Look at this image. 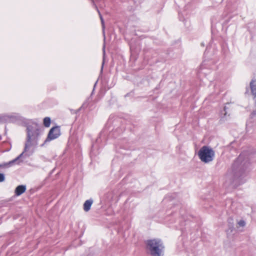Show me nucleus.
Masks as SVG:
<instances>
[{
	"instance_id": "423d86ee",
	"label": "nucleus",
	"mask_w": 256,
	"mask_h": 256,
	"mask_svg": "<svg viewBox=\"0 0 256 256\" xmlns=\"http://www.w3.org/2000/svg\"><path fill=\"white\" fill-rule=\"evenodd\" d=\"M26 190V186L24 185L18 186L15 190L16 195L18 196L23 194Z\"/></svg>"
},
{
	"instance_id": "1a4fd4ad",
	"label": "nucleus",
	"mask_w": 256,
	"mask_h": 256,
	"mask_svg": "<svg viewBox=\"0 0 256 256\" xmlns=\"http://www.w3.org/2000/svg\"><path fill=\"white\" fill-rule=\"evenodd\" d=\"M251 92L252 95L256 96V80H252L250 83Z\"/></svg>"
},
{
	"instance_id": "7ed1b4c3",
	"label": "nucleus",
	"mask_w": 256,
	"mask_h": 256,
	"mask_svg": "<svg viewBox=\"0 0 256 256\" xmlns=\"http://www.w3.org/2000/svg\"><path fill=\"white\" fill-rule=\"evenodd\" d=\"M214 152L208 146H203L199 150L198 155L200 160L204 163H208L213 160L214 157Z\"/></svg>"
},
{
	"instance_id": "0eeeda50",
	"label": "nucleus",
	"mask_w": 256,
	"mask_h": 256,
	"mask_svg": "<svg viewBox=\"0 0 256 256\" xmlns=\"http://www.w3.org/2000/svg\"><path fill=\"white\" fill-rule=\"evenodd\" d=\"M15 118H16V117L12 114H6L3 115L2 116L1 119L2 120L6 122H10L13 120L15 119Z\"/></svg>"
},
{
	"instance_id": "ddd939ff",
	"label": "nucleus",
	"mask_w": 256,
	"mask_h": 256,
	"mask_svg": "<svg viewBox=\"0 0 256 256\" xmlns=\"http://www.w3.org/2000/svg\"><path fill=\"white\" fill-rule=\"evenodd\" d=\"M98 13H99L100 18V20H101V22H102V27H103V28H104V20H103V18H102V15L100 14V13L99 12H98Z\"/></svg>"
},
{
	"instance_id": "f8f14e48",
	"label": "nucleus",
	"mask_w": 256,
	"mask_h": 256,
	"mask_svg": "<svg viewBox=\"0 0 256 256\" xmlns=\"http://www.w3.org/2000/svg\"><path fill=\"white\" fill-rule=\"evenodd\" d=\"M5 177L3 174L0 173V182H4V180Z\"/></svg>"
},
{
	"instance_id": "9d476101",
	"label": "nucleus",
	"mask_w": 256,
	"mask_h": 256,
	"mask_svg": "<svg viewBox=\"0 0 256 256\" xmlns=\"http://www.w3.org/2000/svg\"><path fill=\"white\" fill-rule=\"evenodd\" d=\"M50 118L49 117H46L44 119V124L46 127H49L50 124Z\"/></svg>"
},
{
	"instance_id": "f03ea898",
	"label": "nucleus",
	"mask_w": 256,
	"mask_h": 256,
	"mask_svg": "<svg viewBox=\"0 0 256 256\" xmlns=\"http://www.w3.org/2000/svg\"><path fill=\"white\" fill-rule=\"evenodd\" d=\"M146 247L150 254L153 256H162L163 255L164 246L160 239L155 238L148 240Z\"/></svg>"
},
{
	"instance_id": "6e6552de",
	"label": "nucleus",
	"mask_w": 256,
	"mask_h": 256,
	"mask_svg": "<svg viewBox=\"0 0 256 256\" xmlns=\"http://www.w3.org/2000/svg\"><path fill=\"white\" fill-rule=\"evenodd\" d=\"M93 200L91 199L86 200L84 204V210L85 212H88L90 209Z\"/></svg>"
},
{
	"instance_id": "f257e3e1",
	"label": "nucleus",
	"mask_w": 256,
	"mask_h": 256,
	"mask_svg": "<svg viewBox=\"0 0 256 256\" xmlns=\"http://www.w3.org/2000/svg\"><path fill=\"white\" fill-rule=\"evenodd\" d=\"M42 126L36 122H32L31 124L27 126V136L26 140L25 143L24 150L17 158L6 164V166H12L14 163L18 161L23 156H30L34 152V150L32 147L34 145L38 144V140L40 133L42 132Z\"/></svg>"
},
{
	"instance_id": "39448f33",
	"label": "nucleus",
	"mask_w": 256,
	"mask_h": 256,
	"mask_svg": "<svg viewBox=\"0 0 256 256\" xmlns=\"http://www.w3.org/2000/svg\"><path fill=\"white\" fill-rule=\"evenodd\" d=\"M60 134V130L58 126L52 128L49 131L48 136L44 140V143L49 142L58 138Z\"/></svg>"
},
{
	"instance_id": "4468645a",
	"label": "nucleus",
	"mask_w": 256,
	"mask_h": 256,
	"mask_svg": "<svg viewBox=\"0 0 256 256\" xmlns=\"http://www.w3.org/2000/svg\"><path fill=\"white\" fill-rule=\"evenodd\" d=\"M254 114H256V113H255V112H252V116H254Z\"/></svg>"
},
{
	"instance_id": "9b49d317",
	"label": "nucleus",
	"mask_w": 256,
	"mask_h": 256,
	"mask_svg": "<svg viewBox=\"0 0 256 256\" xmlns=\"http://www.w3.org/2000/svg\"><path fill=\"white\" fill-rule=\"evenodd\" d=\"M239 226L244 227L246 226V222L244 220H240L238 222Z\"/></svg>"
},
{
	"instance_id": "20e7f679",
	"label": "nucleus",
	"mask_w": 256,
	"mask_h": 256,
	"mask_svg": "<svg viewBox=\"0 0 256 256\" xmlns=\"http://www.w3.org/2000/svg\"><path fill=\"white\" fill-rule=\"evenodd\" d=\"M246 164L242 162V157L240 156L237 160L234 162L232 168L235 177L238 178L242 176L246 168Z\"/></svg>"
},
{
	"instance_id": "2eb2a0df",
	"label": "nucleus",
	"mask_w": 256,
	"mask_h": 256,
	"mask_svg": "<svg viewBox=\"0 0 256 256\" xmlns=\"http://www.w3.org/2000/svg\"><path fill=\"white\" fill-rule=\"evenodd\" d=\"M2 139V136H1L0 135V140Z\"/></svg>"
}]
</instances>
